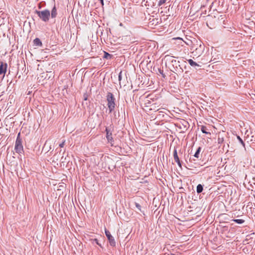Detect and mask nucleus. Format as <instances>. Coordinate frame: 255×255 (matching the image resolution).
Wrapping results in <instances>:
<instances>
[{
  "label": "nucleus",
  "instance_id": "1",
  "mask_svg": "<svg viewBox=\"0 0 255 255\" xmlns=\"http://www.w3.org/2000/svg\"><path fill=\"white\" fill-rule=\"evenodd\" d=\"M106 100L109 113H112L114 111L116 106V98L111 92H108L106 96Z\"/></svg>",
  "mask_w": 255,
  "mask_h": 255
},
{
  "label": "nucleus",
  "instance_id": "2",
  "mask_svg": "<svg viewBox=\"0 0 255 255\" xmlns=\"http://www.w3.org/2000/svg\"><path fill=\"white\" fill-rule=\"evenodd\" d=\"M171 62L172 64V67L170 68V70L172 72H174L177 75H180L183 72V69L180 64V62L179 61L172 59L171 61Z\"/></svg>",
  "mask_w": 255,
  "mask_h": 255
},
{
  "label": "nucleus",
  "instance_id": "3",
  "mask_svg": "<svg viewBox=\"0 0 255 255\" xmlns=\"http://www.w3.org/2000/svg\"><path fill=\"white\" fill-rule=\"evenodd\" d=\"M35 13L43 21L48 22L49 21L50 16V12L48 9H46L42 11L36 10Z\"/></svg>",
  "mask_w": 255,
  "mask_h": 255
},
{
  "label": "nucleus",
  "instance_id": "4",
  "mask_svg": "<svg viewBox=\"0 0 255 255\" xmlns=\"http://www.w3.org/2000/svg\"><path fill=\"white\" fill-rule=\"evenodd\" d=\"M201 150V147H199L196 150L195 153L193 156H190L189 158V166L193 167L194 165H196L198 163L199 159L200 158V153Z\"/></svg>",
  "mask_w": 255,
  "mask_h": 255
},
{
  "label": "nucleus",
  "instance_id": "5",
  "mask_svg": "<svg viewBox=\"0 0 255 255\" xmlns=\"http://www.w3.org/2000/svg\"><path fill=\"white\" fill-rule=\"evenodd\" d=\"M20 132L18 133L15 143L14 150L18 154L23 153V147L22 144V139L20 137Z\"/></svg>",
  "mask_w": 255,
  "mask_h": 255
},
{
  "label": "nucleus",
  "instance_id": "6",
  "mask_svg": "<svg viewBox=\"0 0 255 255\" xmlns=\"http://www.w3.org/2000/svg\"><path fill=\"white\" fill-rule=\"evenodd\" d=\"M204 49L205 46L204 45L200 44V45L198 47L196 48V49L192 52V53L194 56L199 57L203 53Z\"/></svg>",
  "mask_w": 255,
  "mask_h": 255
},
{
  "label": "nucleus",
  "instance_id": "7",
  "mask_svg": "<svg viewBox=\"0 0 255 255\" xmlns=\"http://www.w3.org/2000/svg\"><path fill=\"white\" fill-rule=\"evenodd\" d=\"M105 234L107 237L110 245L112 247L116 246V243L114 239V238L111 235L109 231L105 229Z\"/></svg>",
  "mask_w": 255,
  "mask_h": 255
},
{
  "label": "nucleus",
  "instance_id": "8",
  "mask_svg": "<svg viewBox=\"0 0 255 255\" xmlns=\"http://www.w3.org/2000/svg\"><path fill=\"white\" fill-rule=\"evenodd\" d=\"M106 137L109 142L112 143L114 142V139L112 137V133L109 128H106Z\"/></svg>",
  "mask_w": 255,
  "mask_h": 255
},
{
  "label": "nucleus",
  "instance_id": "9",
  "mask_svg": "<svg viewBox=\"0 0 255 255\" xmlns=\"http://www.w3.org/2000/svg\"><path fill=\"white\" fill-rule=\"evenodd\" d=\"M173 157L175 161L177 163L178 165L181 168V163L179 159V158L177 154V150L174 147V151H173Z\"/></svg>",
  "mask_w": 255,
  "mask_h": 255
},
{
  "label": "nucleus",
  "instance_id": "10",
  "mask_svg": "<svg viewBox=\"0 0 255 255\" xmlns=\"http://www.w3.org/2000/svg\"><path fill=\"white\" fill-rule=\"evenodd\" d=\"M164 110H165V109L162 108L160 109V110L158 112V114L156 116V118H158L159 120H163L164 119L165 117V114H166L165 112H164Z\"/></svg>",
  "mask_w": 255,
  "mask_h": 255
},
{
  "label": "nucleus",
  "instance_id": "11",
  "mask_svg": "<svg viewBox=\"0 0 255 255\" xmlns=\"http://www.w3.org/2000/svg\"><path fill=\"white\" fill-rule=\"evenodd\" d=\"M7 65L6 63L1 62L0 64V75L3 74L4 75L7 69Z\"/></svg>",
  "mask_w": 255,
  "mask_h": 255
},
{
  "label": "nucleus",
  "instance_id": "12",
  "mask_svg": "<svg viewBox=\"0 0 255 255\" xmlns=\"http://www.w3.org/2000/svg\"><path fill=\"white\" fill-rule=\"evenodd\" d=\"M150 106V108H149V111H154L155 112H157L160 110V108H159V105H157L156 103H152Z\"/></svg>",
  "mask_w": 255,
  "mask_h": 255
},
{
  "label": "nucleus",
  "instance_id": "13",
  "mask_svg": "<svg viewBox=\"0 0 255 255\" xmlns=\"http://www.w3.org/2000/svg\"><path fill=\"white\" fill-rule=\"evenodd\" d=\"M57 8L56 7L55 3H54V5L51 10L50 16H51V18H54L57 16Z\"/></svg>",
  "mask_w": 255,
  "mask_h": 255
},
{
  "label": "nucleus",
  "instance_id": "14",
  "mask_svg": "<svg viewBox=\"0 0 255 255\" xmlns=\"http://www.w3.org/2000/svg\"><path fill=\"white\" fill-rule=\"evenodd\" d=\"M34 45L37 46H42V43L40 39L38 38H36L33 40Z\"/></svg>",
  "mask_w": 255,
  "mask_h": 255
},
{
  "label": "nucleus",
  "instance_id": "15",
  "mask_svg": "<svg viewBox=\"0 0 255 255\" xmlns=\"http://www.w3.org/2000/svg\"><path fill=\"white\" fill-rule=\"evenodd\" d=\"M203 190V185L201 184H199L197 186V188H196V192L198 194H199V193H201Z\"/></svg>",
  "mask_w": 255,
  "mask_h": 255
},
{
  "label": "nucleus",
  "instance_id": "16",
  "mask_svg": "<svg viewBox=\"0 0 255 255\" xmlns=\"http://www.w3.org/2000/svg\"><path fill=\"white\" fill-rule=\"evenodd\" d=\"M104 56H103V58H105V59H110L112 58V57H113V55L109 54V53L106 52V51H104Z\"/></svg>",
  "mask_w": 255,
  "mask_h": 255
},
{
  "label": "nucleus",
  "instance_id": "17",
  "mask_svg": "<svg viewBox=\"0 0 255 255\" xmlns=\"http://www.w3.org/2000/svg\"><path fill=\"white\" fill-rule=\"evenodd\" d=\"M220 217L221 218H222V219L223 220H224L223 221L224 222H226V220H229V215H228L227 214H221V215H220Z\"/></svg>",
  "mask_w": 255,
  "mask_h": 255
},
{
  "label": "nucleus",
  "instance_id": "18",
  "mask_svg": "<svg viewBox=\"0 0 255 255\" xmlns=\"http://www.w3.org/2000/svg\"><path fill=\"white\" fill-rule=\"evenodd\" d=\"M201 130L202 131V132L203 133H204L206 134H209L211 135V133L210 132H208L207 131V127L204 126H202L201 127Z\"/></svg>",
  "mask_w": 255,
  "mask_h": 255
},
{
  "label": "nucleus",
  "instance_id": "19",
  "mask_svg": "<svg viewBox=\"0 0 255 255\" xmlns=\"http://www.w3.org/2000/svg\"><path fill=\"white\" fill-rule=\"evenodd\" d=\"M188 62L189 63V64L192 66H199V65L197 63H196L195 62H194L193 60L192 59H188Z\"/></svg>",
  "mask_w": 255,
  "mask_h": 255
},
{
  "label": "nucleus",
  "instance_id": "20",
  "mask_svg": "<svg viewBox=\"0 0 255 255\" xmlns=\"http://www.w3.org/2000/svg\"><path fill=\"white\" fill-rule=\"evenodd\" d=\"M232 221L239 224H242L245 222V220L243 219H233Z\"/></svg>",
  "mask_w": 255,
  "mask_h": 255
},
{
  "label": "nucleus",
  "instance_id": "21",
  "mask_svg": "<svg viewBox=\"0 0 255 255\" xmlns=\"http://www.w3.org/2000/svg\"><path fill=\"white\" fill-rule=\"evenodd\" d=\"M91 241L93 244L96 243L97 245L99 246L101 248H102L101 244L99 242V241L97 239H92Z\"/></svg>",
  "mask_w": 255,
  "mask_h": 255
},
{
  "label": "nucleus",
  "instance_id": "22",
  "mask_svg": "<svg viewBox=\"0 0 255 255\" xmlns=\"http://www.w3.org/2000/svg\"><path fill=\"white\" fill-rule=\"evenodd\" d=\"M224 138L223 137H220V136H218V143L219 144H221L223 143L224 142Z\"/></svg>",
  "mask_w": 255,
  "mask_h": 255
},
{
  "label": "nucleus",
  "instance_id": "23",
  "mask_svg": "<svg viewBox=\"0 0 255 255\" xmlns=\"http://www.w3.org/2000/svg\"><path fill=\"white\" fill-rule=\"evenodd\" d=\"M167 0H159L158 2V6H160L166 1Z\"/></svg>",
  "mask_w": 255,
  "mask_h": 255
},
{
  "label": "nucleus",
  "instance_id": "24",
  "mask_svg": "<svg viewBox=\"0 0 255 255\" xmlns=\"http://www.w3.org/2000/svg\"><path fill=\"white\" fill-rule=\"evenodd\" d=\"M237 138L238 139L239 142L245 147V143L243 139L239 136H237Z\"/></svg>",
  "mask_w": 255,
  "mask_h": 255
},
{
  "label": "nucleus",
  "instance_id": "25",
  "mask_svg": "<svg viewBox=\"0 0 255 255\" xmlns=\"http://www.w3.org/2000/svg\"><path fill=\"white\" fill-rule=\"evenodd\" d=\"M122 71H121L119 73V76H118V80H119V81L120 85H121V81L122 79Z\"/></svg>",
  "mask_w": 255,
  "mask_h": 255
},
{
  "label": "nucleus",
  "instance_id": "26",
  "mask_svg": "<svg viewBox=\"0 0 255 255\" xmlns=\"http://www.w3.org/2000/svg\"><path fill=\"white\" fill-rule=\"evenodd\" d=\"M159 73L162 75L163 78L165 77V75L163 73V70L161 69H158Z\"/></svg>",
  "mask_w": 255,
  "mask_h": 255
},
{
  "label": "nucleus",
  "instance_id": "27",
  "mask_svg": "<svg viewBox=\"0 0 255 255\" xmlns=\"http://www.w3.org/2000/svg\"><path fill=\"white\" fill-rule=\"evenodd\" d=\"M152 103H151V102L149 101H148L147 102L145 103V107H146V108H148V107H149L150 108V106L149 105H151Z\"/></svg>",
  "mask_w": 255,
  "mask_h": 255
},
{
  "label": "nucleus",
  "instance_id": "28",
  "mask_svg": "<svg viewBox=\"0 0 255 255\" xmlns=\"http://www.w3.org/2000/svg\"><path fill=\"white\" fill-rule=\"evenodd\" d=\"M46 143H47V141H46V142L45 143L44 145V146L43 147V150H45V151H46V152H48L49 150L47 148H46Z\"/></svg>",
  "mask_w": 255,
  "mask_h": 255
},
{
  "label": "nucleus",
  "instance_id": "29",
  "mask_svg": "<svg viewBox=\"0 0 255 255\" xmlns=\"http://www.w3.org/2000/svg\"><path fill=\"white\" fill-rule=\"evenodd\" d=\"M136 207L140 211H141V206L137 203H135Z\"/></svg>",
  "mask_w": 255,
  "mask_h": 255
},
{
  "label": "nucleus",
  "instance_id": "30",
  "mask_svg": "<svg viewBox=\"0 0 255 255\" xmlns=\"http://www.w3.org/2000/svg\"><path fill=\"white\" fill-rule=\"evenodd\" d=\"M43 3V5H45L46 4V2L45 1H42V2H40L38 4V8H39V9L41 8V3Z\"/></svg>",
  "mask_w": 255,
  "mask_h": 255
},
{
  "label": "nucleus",
  "instance_id": "31",
  "mask_svg": "<svg viewBox=\"0 0 255 255\" xmlns=\"http://www.w3.org/2000/svg\"><path fill=\"white\" fill-rule=\"evenodd\" d=\"M65 140H64L62 143H61L59 144V146H60V147H63L64 146V145H65Z\"/></svg>",
  "mask_w": 255,
  "mask_h": 255
},
{
  "label": "nucleus",
  "instance_id": "32",
  "mask_svg": "<svg viewBox=\"0 0 255 255\" xmlns=\"http://www.w3.org/2000/svg\"><path fill=\"white\" fill-rule=\"evenodd\" d=\"M87 98H88V95L86 94H85L84 95V100L86 101L87 100Z\"/></svg>",
  "mask_w": 255,
  "mask_h": 255
},
{
  "label": "nucleus",
  "instance_id": "33",
  "mask_svg": "<svg viewBox=\"0 0 255 255\" xmlns=\"http://www.w3.org/2000/svg\"><path fill=\"white\" fill-rule=\"evenodd\" d=\"M99 0L100 1L101 4L102 5H104V0Z\"/></svg>",
  "mask_w": 255,
  "mask_h": 255
},
{
  "label": "nucleus",
  "instance_id": "34",
  "mask_svg": "<svg viewBox=\"0 0 255 255\" xmlns=\"http://www.w3.org/2000/svg\"><path fill=\"white\" fill-rule=\"evenodd\" d=\"M114 115H115V116H116V112H114Z\"/></svg>",
  "mask_w": 255,
  "mask_h": 255
},
{
  "label": "nucleus",
  "instance_id": "35",
  "mask_svg": "<svg viewBox=\"0 0 255 255\" xmlns=\"http://www.w3.org/2000/svg\"><path fill=\"white\" fill-rule=\"evenodd\" d=\"M54 2H55V0H53Z\"/></svg>",
  "mask_w": 255,
  "mask_h": 255
}]
</instances>
